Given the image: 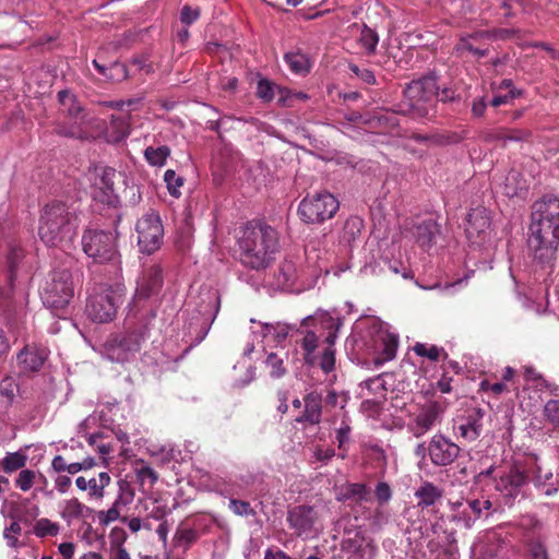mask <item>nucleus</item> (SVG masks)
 <instances>
[{"label": "nucleus", "mask_w": 559, "mask_h": 559, "mask_svg": "<svg viewBox=\"0 0 559 559\" xmlns=\"http://www.w3.org/2000/svg\"><path fill=\"white\" fill-rule=\"evenodd\" d=\"M301 346L306 352V358L311 355L318 347V337L314 332L307 331L305 337L302 338Z\"/></svg>", "instance_id": "nucleus-53"}, {"label": "nucleus", "mask_w": 559, "mask_h": 559, "mask_svg": "<svg viewBox=\"0 0 559 559\" xmlns=\"http://www.w3.org/2000/svg\"><path fill=\"white\" fill-rule=\"evenodd\" d=\"M58 99L61 106L60 110L64 116V119L90 115V112H87L78 102L76 96L67 90L58 93Z\"/></svg>", "instance_id": "nucleus-23"}, {"label": "nucleus", "mask_w": 559, "mask_h": 559, "mask_svg": "<svg viewBox=\"0 0 559 559\" xmlns=\"http://www.w3.org/2000/svg\"><path fill=\"white\" fill-rule=\"evenodd\" d=\"M138 477L143 481L150 479L152 484H155L158 479L157 473L150 466H142L138 469Z\"/></svg>", "instance_id": "nucleus-62"}, {"label": "nucleus", "mask_w": 559, "mask_h": 559, "mask_svg": "<svg viewBox=\"0 0 559 559\" xmlns=\"http://www.w3.org/2000/svg\"><path fill=\"white\" fill-rule=\"evenodd\" d=\"M530 552L533 559H548L547 550L540 542H533Z\"/></svg>", "instance_id": "nucleus-61"}, {"label": "nucleus", "mask_w": 559, "mask_h": 559, "mask_svg": "<svg viewBox=\"0 0 559 559\" xmlns=\"http://www.w3.org/2000/svg\"><path fill=\"white\" fill-rule=\"evenodd\" d=\"M490 227V221L485 209H476L468 213L465 231L468 238L479 237Z\"/></svg>", "instance_id": "nucleus-21"}, {"label": "nucleus", "mask_w": 559, "mask_h": 559, "mask_svg": "<svg viewBox=\"0 0 559 559\" xmlns=\"http://www.w3.org/2000/svg\"><path fill=\"white\" fill-rule=\"evenodd\" d=\"M93 66L99 71L100 74L108 78L109 80H124L128 78L127 67L119 62H114L109 68L97 62V60H93Z\"/></svg>", "instance_id": "nucleus-37"}, {"label": "nucleus", "mask_w": 559, "mask_h": 559, "mask_svg": "<svg viewBox=\"0 0 559 559\" xmlns=\"http://www.w3.org/2000/svg\"><path fill=\"white\" fill-rule=\"evenodd\" d=\"M36 473L32 469H22L16 479L15 486L22 491H28L35 484Z\"/></svg>", "instance_id": "nucleus-45"}, {"label": "nucleus", "mask_w": 559, "mask_h": 559, "mask_svg": "<svg viewBox=\"0 0 559 559\" xmlns=\"http://www.w3.org/2000/svg\"><path fill=\"white\" fill-rule=\"evenodd\" d=\"M349 433L350 427L345 423L336 430V440L340 449H344V445L349 441Z\"/></svg>", "instance_id": "nucleus-60"}, {"label": "nucleus", "mask_w": 559, "mask_h": 559, "mask_svg": "<svg viewBox=\"0 0 559 559\" xmlns=\"http://www.w3.org/2000/svg\"><path fill=\"white\" fill-rule=\"evenodd\" d=\"M274 84L269 80H260L257 86V95L264 102H270L274 98Z\"/></svg>", "instance_id": "nucleus-47"}, {"label": "nucleus", "mask_w": 559, "mask_h": 559, "mask_svg": "<svg viewBox=\"0 0 559 559\" xmlns=\"http://www.w3.org/2000/svg\"><path fill=\"white\" fill-rule=\"evenodd\" d=\"M265 364L272 378H281L286 373L283 359L275 353L269 354Z\"/></svg>", "instance_id": "nucleus-44"}, {"label": "nucleus", "mask_w": 559, "mask_h": 559, "mask_svg": "<svg viewBox=\"0 0 559 559\" xmlns=\"http://www.w3.org/2000/svg\"><path fill=\"white\" fill-rule=\"evenodd\" d=\"M528 248L540 263L550 262L559 246V198L545 195L532 206Z\"/></svg>", "instance_id": "nucleus-1"}, {"label": "nucleus", "mask_w": 559, "mask_h": 559, "mask_svg": "<svg viewBox=\"0 0 559 559\" xmlns=\"http://www.w3.org/2000/svg\"><path fill=\"white\" fill-rule=\"evenodd\" d=\"M379 41V36L372 28L368 27L364 24L360 27V34L358 37L359 45L365 49L368 56H371L376 52L377 45Z\"/></svg>", "instance_id": "nucleus-36"}, {"label": "nucleus", "mask_w": 559, "mask_h": 559, "mask_svg": "<svg viewBox=\"0 0 559 559\" xmlns=\"http://www.w3.org/2000/svg\"><path fill=\"white\" fill-rule=\"evenodd\" d=\"M200 13H201V11L199 8L183 5V8L180 11V22L185 26H189L200 17Z\"/></svg>", "instance_id": "nucleus-49"}, {"label": "nucleus", "mask_w": 559, "mask_h": 559, "mask_svg": "<svg viewBox=\"0 0 559 559\" xmlns=\"http://www.w3.org/2000/svg\"><path fill=\"white\" fill-rule=\"evenodd\" d=\"M134 497L133 490L130 489L127 483H120L119 495L112 503L114 507L121 511V507H126L132 502Z\"/></svg>", "instance_id": "nucleus-46"}, {"label": "nucleus", "mask_w": 559, "mask_h": 559, "mask_svg": "<svg viewBox=\"0 0 559 559\" xmlns=\"http://www.w3.org/2000/svg\"><path fill=\"white\" fill-rule=\"evenodd\" d=\"M531 131L530 130H522V129H513L508 132L504 131H497V132H488L485 135L486 141H493V140H503V141H526L531 138Z\"/></svg>", "instance_id": "nucleus-35"}, {"label": "nucleus", "mask_w": 559, "mask_h": 559, "mask_svg": "<svg viewBox=\"0 0 559 559\" xmlns=\"http://www.w3.org/2000/svg\"><path fill=\"white\" fill-rule=\"evenodd\" d=\"M164 181L171 197L179 198L181 195L180 188L185 182L183 177L177 175L175 170L168 169L165 171Z\"/></svg>", "instance_id": "nucleus-42"}, {"label": "nucleus", "mask_w": 559, "mask_h": 559, "mask_svg": "<svg viewBox=\"0 0 559 559\" xmlns=\"http://www.w3.org/2000/svg\"><path fill=\"white\" fill-rule=\"evenodd\" d=\"M552 478L551 472L543 471L542 466H536L534 481L535 485L540 488L546 496H551L558 491V486H555L549 480Z\"/></svg>", "instance_id": "nucleus-40"}, {"label": "nucleus", "mask_w": 559, "mask_h": 559, "mask_svg": "<svg viewBox=\"0 0 559 559\" xmlns=\"http://www.w3.org/2000/svg\"><path fill=\"white\" fill-rule=\"evenodd\" d=\"M544 413L549 421L555 425H559V401H548L544 407Z\"/></svg>", "instance_id": "nucleus-51"}, {"label": "nucleus", "mask_w": 559, "mask_h": 559, "mask_svg": "<svg viewBox=\"0 0 559 559\" xmlns=\"http://www.w3.org/2000/svg\"><path fill=\"white\" fill-rule=\"evenodd\" d=\"M27 456L23 452H9L3 457L1 465L5 473L11 474L26 465Z\"/></svg>", "instance_id": "nucleus-39"}, {"label": "nucleus", "mask_w": 559, "mask_h": 559, "mask_svg": "<svg viewBox=\"0 0 559 559\" xmlns=\"http://www.w3.org/2000/svg\"><path fill=\"white\" fill-rule=\"evenodd\" d=\"M72 484V480L69 476L67 475H59L56 479H55V487L56 489L60 492V493H64L68 491V489L70 488Z\"/></svg>", "instance_id": "nucleus-64"}, {"label": "nucleus", "mask_w": 559, "mask_h": 559, "mask_svg": "<svg viewBox=\"0 0 559 559\" xmlns=\"http://www.w3.org/2000/svg\"><path fill=\"white\" fill-rule=\"evenodd\" d=\"M17 384L11 378H5L0 383V399L1 402L5 405H11L15 393L17 392Z\"/></svg>", "instance_id": "nucleus-43"}, {"label": "nucleus", "mask_w": 559, "mask_h": 559, "mask_svg": "<svg viewBox=\"0 0 559 559\" xmlns=\"http://www.w3.org/2000/svg\"><path fill=\"white\" fill-rule=\"evenodd\" d=\"M238 238L240 262L252 270L266 269L280 250V236L275 228L250 222L241 228Z\"/></svg>", "instance_id": "nucleus-2"}, {"label": "nucleus", "mask_w": 559, "mask_h": 559, "mask_svg": "<svg viewBox=\"0 0 559 559\" xmlns=\"http://www.w3.org/2000/svg\"><path fill=\"white\" fill-rule=\"evenodd\" d=\"M79 218L67 203L53 200L43 206L38 236L49 247L68 248L78 235Z\"/></svg>", "instance_id": "nucleus-3"}, {"label": "nucleus", "mask_w": 559, "mask_h": 559, "mask_svg": "<svg viewBox=\"0 0 559 559\" xmlns=\"http://www.w3.org/2000/svg\"><path fill=\"white\" fill-rule=\"evenodd\" d=\"M118 237L116 230L87 229L82 235L83 251L93 262L107 264L118 273L121 270Z\"/></svg>", "instance_id": "nucleus-4"}, {"label": "nucleus", "mask_w": 559, "mask_h": 559, "mask_svg": "<svg viewBox=\"0 0 559 559\" xmlns=\"http://www.w3.org/2000/svg\"><path fill=\"white\" fill-rule=\"evenodd\" d=\"M120 519V510L116 507L111 506L107 511L98 512V520L100 524L108 525L111 522H115Z\"/></svg>", "instance_id": "nucleus-55"}, {"label": "nucleus", "mask_w": 559, "mask_h": 559, "mask_svg": "<svg viewBox=\"0 0 559 559\" xmlns=\"http://www.w3.org/2000/svg\"><path fill=\"white\" fill-rule=\"evenodd\" d=\"M284 60L295 74L305 75L310 71V62L305 53L287 52L284 56Z\"/></svg>", "instance_id": "nucleus-29"}, {"label": "nucleus", "mask_w": 559, "mask_h": 559, "mask_svg": "<svg viewBox=\"0 0 559 559\" xmlns=\"http://www.w3.org/2000/svg\"><path fill=\"white\" fill-rule=\"evenodd\" d=\"M513 3L524 5V0H483L481 5L484 10H495L496 15L508 19L513 16Z\"/></svg>", "instance_id": "nucleus-28"}, {"label": "nucleus", "mask_w": 559, "mask_h": 559, "mask_svg": "<svg viewBox=\"0 0 559 559\" xmlns=\"http://www.w3.org/2000/svg\"><path fill=\"white\" fill-rule=\"evenodd\" d=\"M349 69L365 83L370 85L376 84V76L369 69H359V67L356 64H350Z\"/></svg>", "instance_id": "nucleus-56"}, {"label": "nucleus", "mask_w": 559, "mask_h": 559, "mask_svg": "<svg viewBox=\"0 0 559 559\" xmlns=\"http://www.w3.org/2000/svg\"><path fill=\"white\" fill-rule=\"evenodd\" d=\"M320 367L325 373H329L334 369V367H335V349L332 348L331 346H328L324 349V352L321 356Z\"/></svg>", "instance_id": "nucleus-48"}, {"label": "nucleus", "mask_w": 559, "mask_h": 559, "mask_svg": "<svg viewBox=\"0 0 559 559\" xmlns=\"http://www.w3.org/2000/svg\"><path fill=\"white\" fill-rule=\"evenodd\" d=\"M47 357L48 354L45 348L25 346L17 354L16 359L22 372H36L43 367Z\"/></svg>", "instance_id": "nucleus-19"}, {"label": "nucleus", "mask_w": 559, "mask_h": 559, "mask_svg": "<svg viewBox=\"0 0 559 559\" xmlns=\"http://www.w3.org/2000/svg\"><path fill=\"white\" fill-rule=\"evenodd\" d=\"M438 83L433 75L414 80L404 90L405 104L416 118H425L435 112Z\"/></svg>", "instance_id": "nucleus-5"}, {"label": "nucleus", "mask_w": 559, "mask_h": 559, "mask_svg": "<svg viewBox=\"0 0 559 559\" xmlns=\"http://www.w3.org/2000/svg\"><path fill=\"white\" fill-rule=\"evenodd\" d=\"M22 532V527L20 523L12 522L9 527L4 530L3 537L7 539V543L10 547H16L19 544L16 535H20Z\"/></svg>", "instance_id": "nucleus-50"}, {"label": "nucleus", "mask_w": 559, "mask_h": 559, "mask_svg": "<svg viewBox=\"0 0 559 559\" xmlns=\"http://www.w3.org/2000/svg\"><path fill=\"white\" fill-rule=\"evenodd\" d=\"M305 411L296 420L298 423H308L318 425L321 421L322 414V395L317 391L309 392L304 397Z\"/></svg>", "instance_id": "nucleus-20"}, {"label": "nucleus", "mask_w": 559, "mask_h": 559, "mask_svg": "<svg viewBox=\"0 0 559 559\" xmlns=\"http://www.w3.org/2000/svg\"><path fill=\"white\" fill-rule=\"evenodd\" d=\"M264 329H265V335L273 333L275 336V340L277 342L284 341L287 337L288 331H289V328L285 324H283V325L277 324L276 326L271 325V324H265Z\"/></svg>", "instance_id": "nucleus-54"}, {"label": "nucleus", "mask_w": 559, "mask_h": 559, "mask_svg": "<svg viewBox=\"0 0 559 559\" xmlns=\"http://www.w3.org/2000/svg\"><path fill=\"white\" fill-rule=\"evenodd\" d=\"M528 477L519 466H512L496 480V489L507 497L516 496L527 483Z\"/></svg>", "instance_id": "nucleus-17"}, {"label": "nucleus", "mask_w": 559, "mask_h": 559, "mask_svg": "<svg viewBox=\"0 0 559 559\" xmlns=\"http://www.w3.org/2000/svg\"><path fill=\"white\" fill-rule=\"evenodd\" d=\"M376 498L380 503H386L392 498V490L386 483H379L374 490Z\"/></svg>", "instance_id": "nucleus-58"}, {"label": "nucleus", "mask_w": 559, "mask_h": 559, "mask_svg": "<svg viewBox=\"0 0 559 559\" xmlns=\"http://www.w3.org/2000/svg\"><path fill=\"white\" fill-rule=\"evenodd\" d=\"M109 141L120 142L130 133V124L127 117L112 116L107 129Z\"/></svg>", "instance_id": "nucleus-27"}, {"label": "nucleus", "mask_w": 559, "mask_h": 559, "mask_svg": "<svg viewBox=\"0 0 559 559\" xmlns=\"http://www.w3.org/2000/svg\"><path fill=\"white\" fill-rule=\"evenodd\" d=\"M367 493V487L364 484L355 483L348 484L346 487L345 497L353 498L357 497L358 499H364Z\"/></svg>", "instance_id": "nucleus-57"}, {"label": "nucleus", "mask_w": 559, "mask_h": 559, "mask_svg": "<svg viewBox=\"0 0 559 559\" xmlns=\"http://www.w3.org/2000/svg\"><path fill=\"white\" fill-rule=\"evenodd\" d=\"M91 182L92 195L102 203L111 204L115 200L116 170L106 166H95L86 174Z\"/></svg>", "instance_id": "nucleus-10"}, {"label": "nucleus", "mask_w": 559, "mask_h": 559, "mask_svg": "<svg viewBox=\"0 0 559 559\" xmlns=\"http://www.w3.org/2000/svg\"><path fill=\"white\" fill-rule=\"evenodd\" d=\"M119 296L109 292H100L90 296L85 312L94 322L106 323L111 321L117 313Z\"/></svg>", "instance_id": "nucleus-11"}, {"label": "nucleus", "mask_w": 559, "mask_h": 559, "mask_svg": "<svg viewBox=\"0 0 559 559\" xmlns=\"http://www.w3.org/2000/svg\"><path fill=\"white\" fill-rule=\"evenodd\" d=\"M481 412L477 409L474 414L469 415L465 424L459 426V432L462 438L467 441H475L481 433Z\"/></svg>", "instance_id": "nucleus-26"}, {"label": "nucleus", "mask_w": 559, "mask_h": 559, "mask_svg": "<svg viewBox=\"0 0 559 559\" xmlns=\"http://www.w3.org/2000/svg\"><path fill=\"white\" fill-rule=\"evenodd\" d=\"M492 34L488 31L474 32L462 36L455 46V50L461 56L471 55L477 59L489 53V40Z\"/></svg>", "instance_id": "nucleus-14"}, {"label": "nucleus", "mask_w": 559, "mask_h": 559, "mask_svg": "<svg viewBox=\"0 0 559 559\" xmlns=\"http://www.w3.org/2000/svg\"><path fill=\"white\" fill-rule=\"evenodd\" d=\"M507 551L506 543L495 533L487 534L479 549L480 559H504Z\"/></svg>", "instance_id": "nucleus-22"}, {"label": "nucleus", "mask_w": 559, "mask_h": 559, "mask_svg": "<svg viewBox=\"0 0 559 559\" xmlns=\"http://www.w3.org/2000/svg\"><path fill=\"white\" fill-rule=\"evenodd\" d=\"M59 532L60 525L47 518L37 520L33 527V533L39 538L57 536Z\"/></svg>", "instance_id": "nucleus-38"}, {"label": "nucleus", "mask_w": 559, "mask_h": 559, "mask_svg": "<svg viewBox=\"0 0 559 559\" xmlns=\"http://www.w3.org/2000/svg\"><path fill=\"white\" fill-rule=\"evenodd\" d=\"M439 234V226L433 219H426L416 227V239L420 247L429 248Z\"/></svg>", "instance_id": "nucleus-25"}, {"label": "nucleus", "mask_w": 559, "mask_h": 559, "mask_svg": "<svg viewBox=\"0 0 559 559\" xmlns=\"http://www.w3.org/2000/svg\"><path fill=\"white\" fill-rule=\"evenodd\" d=\"M445 406L440 402H430L424 406L409 425V430L416 438H420L432 429Z\"/></svg>", "instance_id": "nucleus-16"}, {"label": "nucleus", "mask_w": 559, "mask_h": 559, "mask_svg": "<svg viewBox=\"0 0 559 559\" xmlns=\"http://www.w3.org/2000/svg\"><path fill=\"white\" fill-rule=\"evenodd\" d=\"M413 350L417 356L427 358L430 361H439L440 359L448 358V353L443 347L429 345L427 343H416Z\"/></svg>", "instance_id": "nucleus-31"}, {"label": "nucleus", "mask_w": 559, "mask_h": 559, "mask_svg": "<svg viewBox=\"0 0 559 559\" xmlns=\"http://www.w3.org/2000/svg\"><path fill=\"white\" fill-rule=\"evenodd\" d=\"M163 283V270L158 264L144 267L136 282L134 298L140 300L157 295Z\"/></svg>", "instance_id": "nucleus-13"}, {"label": "nucleus", "mask_w": 559, "mask_h": 559, "mask_svg": "<svg viewBox=\"0 0 559 559\" xmlns=\"http://www.w3.org/2000/svg\"><path fill=\"white\" fill-rule=\"evenodd\" d=\"M24 258L23 250L17 246H11L9 252L7 254V266H8V277L9 282L12 285L13 281L17 276V271L20 269V264L22 263Z\"/></svg>", "instance_id": "nucleus-33"}, {"label": "nucleus", "mask_w": 559, "mask_h": 559, "mask_svg": "<svg viewBox=\"0 0 559 559\" xmlns=\"http://www.w3.org/2000/svg\"><path fill=\"white\" fill-rule=\"evenodd\" d=\"M94 122L95 119L91 115L63 119L56 123L55 132L62 136L84 140L91 136Z\"/></svg>", "instance_id": "nucleus-15"}, {"label": "nucleus", "mask_w": 559, "mask_h": 559, "mask_svg": "<svg viewBox=\"0 0 559 559\" xmlns=\"http://www.w3.org/2000/svg\"><path fill=\"white\" fill-rule=\"evenodd\" d=\"M170 153L171 151L167 145H160L158 147L147 146L144 150V157L151 166L162 167L166 164Z\"/></svg>", "instance_id": "nucleus-32"}, {"label": "nucleus", "mask_w": 559, "mask_h": 559, "mask_svg": "<svg viewBox=\"0 0 559 559\" xmlns=\"http://www.w3.org/2000/svg\"><path fill=\"white\" fill-rule=\"evenodd\" d=\"M170 510L166 504H160L157 499L154 500V507L150 511V516L154 520L164 521V519L169 514Z\"/></svg>", "instance_id": "nucleus-59"}, {"label": "nucleus", "mask_w": 559, "mask_h": 559, "mask_svg": "<svg viewBox=\"0 0 559 559\" xmlns=\"http://www.w3.org/2000/svg\"><path fill=\"white\" fill-rule=\"evenodd\" d=\"M143 338L140 330L110 334L102 346V353L112 362H127L140 350Z\"/></svg>", "instance_id": "nucleus-7"}, {"label": "nucleus", "mask_w": 559, "mask_h": 559, "mask_svg": "<svg viewBox=\"0 0 559 559\" xmlns=\"http://www.w3.org/2000/svg\"><path fill=\"white\" fill-rule=\"evenodd\" d=\"M73 295L72 275L66 269L52 271L40 290L43 304L56 313L68 307Z\"/></svg>", "instance_id": "nucleus-6"}, {"label": "nucleus", "mask_w": 559, "mask_h": 559, "mask_svg": "<svg viewBox=\"0 0 559 559\" xmlns=\"http://www.w3.org/2000/svg\"><path fill=\"white\" fill-rule=\"evenodd\" d=\"M431 463L444 467L452 464L460 455L461 448L443 435H435L427 448Z\"/></svg>", "instance_id": "nucleus-12"}, {"label": "nucleus", "mask_w": 559, "mask_h": 559, "mask_svg": "<svg viewBox=\"0 0 559 559\" xmlns=\"http://www.w3.org/2000/svg\"><path fill=\"white\" fill-rule=\"evenodd\" d=\"M229 508L237 515H249L253 513L250 503L242 500L231 499L229 501Z\"/></svg>", "instance_id": "nucleus-52"}, {"label": "nucleus", "mask_w": 559, "mask_h": 559, "mask_svg": "<svg viewBox=\"0 0 559 559\" xmlns=\"http://www.w3.org/2000/svg\"><path fill=\"white\" fill-rule=\"evenodd\" d=\"M442 496L443 490L430 481H425L415 491V497L418 499L417 507L420 509L432 507Z\"/></svg>", "instance_id": "nucleus-24"}, {"label": "nucleus", "mask_w": 559, "mask_h": 559, "mask_svg": "<svg viewBox=\"0 0 559 559\" xmlns=\"http://www.w3.org/2000/svg\"><path fill=\"white\" fill-rule=\"evenodd\" d=\"M198 538L199 534L195 530L178 527L174 536V542L176 546L182 547L186 550L190 548V546L193 545Z\"/></svg>", "instance_id": "nucleus-41"}, {"label": "nucleus", "mask_w": 559, "mask_h": 559, "mask_svg": "<svg viewBox=\"0 0 559 559\" xmlns=\"http://www.w3.org/2000/svg\"><path fill=\"white\" fill-rule=\"evenodd\" d=\"M138 245L145 253H153L162 243L164 229L159 215L148 212L139 218L136 223Z\"/></svg>", "instance_id": "nucleus-9"}, {"label": "nucleus", "mask_w": 559, "mask_h": 559, "mask_svg": "<svg viewBox=\"0 0 559 559\" xmlns=\"http://www.w3.org/2000/svg\"><path fill=\"white\" fill-rule=\"evenodd\" d=\"M362 228L364 221L359 216L348 217L344 224L341 240L350 245L361 235Z\"/></svg>", "instance_id": "nucleus-30"}, {"label": "nucleus", "mask_w": 559, "mask_h": 559, "mask_svg": "<svg viewBox=\"0 0 559 559\" xmlns=\"http://www.w3.org/2000/svg\"><path fill=\"white\" fill-rule=\"evenodd\" d=\"M487 104L484 97L475 98L472 103V114L476 118H480L484 116Z\"/></svg>", "instance_id": "nucleus-63"}, {"label": "nucleus", "mask_w": 559, "mask_h": 559, "mask_svg": "<svg viewBox=\"0 0 559 559\" xmlns=\"http://www.w3.org/2000/svg\"><path fill=\"white\" fill-rule=\"evenodd\" d=\"M338 207L336 198L324 191L304 198L298 206V214L307 224H320L332 218Z\"/></svg>", "instance_id": "nucleus-8"}, {"label": "nucleus", "mask_w": 559, "mask_h": 559, "mask_svg": "<svg viewBox=\"0 0 559 559\" xmlns=\"http://www.w3.org/2000/svg\"><path fill=\"white\" fill-rule=\"evenodd\" d=\"M287 521L297 535H302L312 530L317 521V513L312 507L298 506L288 512Z\"/></svg>", "instance_id": "nucleus-18"}, {"label": "nucleus", "mask_w": 559, "mask_h": 559, "mask_svg": "<svg viewBox=\"0 0 559 559\" xmlns=\"http://www.w3.org/2000/svg\"><path fill=\"white\" fill-rule=\"evenodd\" d=\"M87 508L79 501L76 498H71L64 501L63 508L60 512V516L70 523L73 519H80L84 516V512Z\"/></svg>", "instance_id": "nucleus-34"}]
</instances>
